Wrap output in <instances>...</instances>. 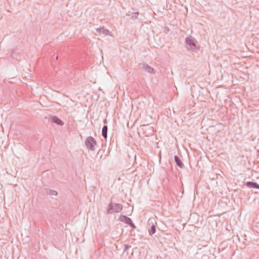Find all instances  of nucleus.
<instances>
[{
    "mask_svg": "<svg viewBox=\"0 0 259 259\" xmlns=\"http://www.w3.org/2000/svg\"><path fill=\"white\" fill-rule=\"evenodd\" d=\"M140 68L144 70L145 71L151 73L155 74V71L154 68L146 63H143L140 65Z\"/></svg>",
    "mask_w": 259,
    "mask_h": 259,
    "instance_id": "39448f33",
    "label": "nucleus"
},
{
    "mask_svg": "<svg viewBox=\"0 0 259 259\" xmlns=\"http://www.w3.org/2000/svg\"><path fill=\"white\" fill-rule=\"evenodd\" d=\"M85 144L88 149L94 151L95 150V145L97 144V143L93 137L90 136L87 138Z\"/></svg>",
    "mask_w": 259,
    "mask_h": 259,
    "instance_id": "7ed1b4c3",
    "label": "nucleus"
},
{
    "mask_svg": "<svg viewBox=\"0 0 259 259\" xmlns=\"http://www.w3.org/2000/svg\"><path fill=\"white\" fill-rule=\"evenodd\" d=\"M129 225H130L132 227H133V228H136V226H135V225L133 223L132 221H131V223H129L128 224Z\"/></svg>",
    "mask_w": 259,
    "mask_h": 259,
    "instance_id": "ddd939ff",
    "label": "nucleus"
},
{
    "mask_svg": "<svg viewBox=\"0 0 259 259\" xmlns=\"http://www.w3.org/2000/svg\"><path fill=\"white\" fill-rule=\"evenodd\" d=\"M52 121L54 123H55L59 125H64V122L62 121L60 118H59L57 116H53L52 118Z\"/></svg>",
    "mask_w": 259,
    "mask_h": 259,
    "instance_id": "423d86ee",
    "label": "nucleus"
},
{
    "mask_svg": "<svg viewBox=\"0 0 259 259\" xmlns=\"http://www.w3.org/2000/svg\"><path fill=\"white\" fill-rule=\"evenodd\" d=\"M124 251H125L126 250H127L129 246L127 244H124Z\"/></svg>",
    "mask_w": 259,
    "mask_h": 259,
    "instance_id": "4468645a",
    "label": "nucleus"
},
{
    "mask_svg": "<svg viewBox=\"0 0 259 259\" xmlns=\"http://www.w3.org/2000/svg\"><path fill=\"white\" fill-rule=\"evenodd\" d=\"M107 131H108V127L107 125H104L102 130V136L106 139L107 138Z\"/></svg>",
    "mask_w": 259,
    "mask_h": 259,
    "instance_id": "9b49d317",
    "label": "nucleus"
},
{
    "mask_svg": "<svg viewBox=\"0 0 259 259\" xmlns=\"http://www.w3.org/2000/svg\"><path fill=\"white\" fill-rule=\"evenodd\" d=\"M122 209V205L119 203L110 202L107 208V213H118Z\"/></svg>",
    "mask_w": 259,
    "mask_h": 259,
    "instance_id": "f03ea898",
    "label": "nucleus"
},
{
    "mask_svg": "<svg viewBox=\"0 0 259 259\" xmlns=\"http://www.w3.org/2000/svg\"><path fill=\"white\" fill-rule=\"evenodd\" d=\"M134 15L133 16V18L135 17V18H137L138 17L139 13H135L134 14Z\"/></svg>",
    "mask_w": 259,
    "mask_h": 259,
    "instance_id": "2eb2a0df",
    "label": "nucleus"
},
{
    "mask_svg": "<svg viewBox=\"0 0 259 259\" xmlns=\"http://www.w3.org/2000/svg\"><path fill=\"white\" fill-rule=\"evenodd\" d=\"M119 220L121 222H125L126 224H128L129 223H131V219L123 215H122L119 217Z\"/></svg>",
    "mask_w": 259,
    "mask_h": 259,
    "instance_id": "1a4fd4ad",
    "label": "nucleus"
},
{
    "mask_svg": "<svg viewBox=\"0 0 259 259\" xmlns=\"http://www.w3.org/2000/svg\"><path fill=\"white\" fill-rule=\"evenodd\" d=\"M174 159L177 165L179 167L182 168L184 166V164L182 162L181 159L178 156L176 155L174 156Z\"/></svg>",
    "mask_w": 259,
    "mask_h": 259,
    "instance_id": "6e6552de",
    "label": "nucleus"
},
{
    "mask_svg": "<svg viewBox=\"0 0 259 259\" xmlns=\"http://www.w3.org/2000/svg\"><path fill=\"white\" fill-rule=\"evenodd\" d=\"M246 186L248 188H256V189H259V184H258L257 183H256L255 182H247L246 183Z\"/></svg>",
    "mask_w": 259,
    "mask_h": 259,
    "instance_id": "0eeeda50",
    "label": "nucleus"
},
{
    "mask_svg": "<svg viewBox=\"0 0 259 259\" xmlns=\"http://www.w3.org/2000/svg\"><path fill=\"white\" fill-rule=\"evenodd\" d=\"M96 31L99 33H103L105 35H107L109 34V31L107 29H105L104 28H98L96 29Z\"/></svg>",
    "mask_w": 259,
    "mask_h": 259,
    "instance_id": "9d476101",
    "label": "nucleus"
},
{
    "mask_svg": "<svg viewBox=\"0 0 259 259\" xmlns=\"http://www.w3.org/2000/svg\"><path fill=\"white\" fill-rule=\"evenodd\" d=\"M185 42L186 48L188 50L192 52L197 51L198 49L196 45V40L192 36H190L186 38Z\"/></svg>",
    "mask_w": 259,
    "mask_h": 259,
    "instance_id": "f257e3e1",
    "label": "nucleus"
},
{
    "mask_svg": "<svg viewBox=\"0 0 259 259\" xmlns=\"http://www.w3.org/2000/svg\"><path fill=\"white\" fill-rule=\"evenodd\" d=\"M46 193L47 194L52 195V196H57L58 194V193L57 191H56L54 190H52V189H47Z\"/></svg>",
    "mask_w": 259,
    "mask_h": 259,
    "instance_id": "f8f14e48",
    "label": "nucleus"
},
{
    "mask_svg": "<svg viewBox=\"0 0 259 259\" xmlns=\"http://www.w3.org/2000/svg\"><path fill=\"white\" fill-rule=\"evenodd\" d=\"M149 225L151 226L150 228L149 229V233L150 236H152L155 233V225L156 224V221L154 218H150L148 221Z\"/></svg>",
    "mask_w": 259,
    "mask_h": 259,
    "instance_id": "20e7f679",
    "label": "nucleus"
}]
</instances>
